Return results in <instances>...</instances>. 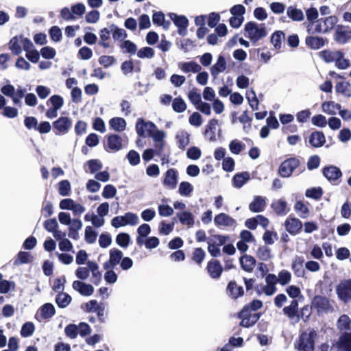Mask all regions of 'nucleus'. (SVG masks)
Wrapping results in <instances>:
<instances>
[{"mask_svg": "<svg viewBox=\"0 0 351 351\" xmlns=\"http://www.w3.org/2000/svg\"><path fill=\"white\" fill-rule=\"evenodd\" d=\"M152 21L154 24L162 26L165 29H167L169 27V23L165 22V16L160 12H155L153 14Z\"/></svg>", "mask_w": 351, "mask_h": 351, "instance_id": "58", "label": "nucleus"}, {"mask_svg": "<svg viewBox=\"0 0 351 351\" xmlns=\"http://www.w3.org/2000/svg\"><path fill=\"white\" fill-rule=\"evenodd\" d=\"M341 108V105L333 101H324L322 104V111L330 115L336 114L337 112L339 111Z\"/></svg>", "mask_w": 351, "mask_h": 351, "instance_id": "29", "label": "nucleus"}, {"mask_svg": "<svg viewBox=\"0 0 351 351\" xmlns=\"http://www.w3.org/2000/svg\"><path fill=\"white\" fill-rule=\"evenodd\" d=\"M111 31L112 32V34L113 39L115 40H123L127 37V33H126L125 30L122 28H119V27L112 25L111 27Z\"/></svg>", "mask_w": 351, "mask_h": 351, "instance_id": "60", "label": "nucleus"}, {"mask_svg": "<svg viewBox=\"0 0 351 351\" xmlns=\"http://www.w3.org/2000/svg\"><path fill=\"white\" fill-rule=\"evenodd\" d=\"M266 206V199L263 196H255L253 201L250 204L249 208L254 213H259L264 210Z\"/></svg>", "mask_w": 351, "mask_h": 351, "instance_id": "24", "label": "nucleus"}, {"mask_svg": "<svg viewBox=\"0 0 351 351\" xmlns=\"http://www.w3.org/2000/svg\"><path fill=\"white\" fill-rule=\"evenodd\" d=\"M299 160L295 158L285 160L279 167V173L283 178H289L293 171L298 167Z\"/></svg>", "mask_w": 351, "mask_h": 351, "instance_id": "8", "label": "nucleus"}, {"mask_svg": "<svg viewBox=\"0 0 351 351\" xmlns=\"http://www.w3.org/2000/svg\"><path fill=\"white\" fill-rule=\"evenodd\" d=\"M47 104H51V108L59 110L63 106L64 99L61 96L54 95L48 99Z\"/></svg>", "mask_w": 351, "mask_h": 351, "instance_id": "49", "label": "nucleus"}, {"mask_svg": "<svg viewBox=\"0 0 351 351\" xmlns=\"http://www.w3.org/2000/svg\"><path fill=\"white\" fill-rule=\"evenodd\" d=\"M178 182V172L174 169H169L165 173L163 184L169 189L176 188Z\"/></svg>", "mask_w": 351, "mask_h": 351, "instance_id": "19", "label": "nucleus"}, {"mask_svg": "<svg viewBox=\"0 0 351 351\" xmlns=\"http://www.w3.org/2000/svg\"><path fill=\"white\" fill-rule=\"evenodd\" d=\"M277 277L278 284L285 286L291 282L292 276L289 271L282 269L278 273Z\"/></svg>", "mask_w": 351, "mask_h": 351, "instance_id": "50", "label": "nucleus"}, {"mask_svg": "<svg viewBox=\"0 0 351 351\" xmlns=\"http://www.w3.org/2000/svg\"><path fill=\"white\" fill-rule=\"evenodd\" d=\"M303 260L300 257H296L293 260L291 263V268L295 274L298 276H302L304 274Z\"/></svg>", "mask_w": 351, "mask_h": 351, "instance_id": "47", "label": "nucleus"}, {"mask_svg": "<svg viewBox=\"0 0 351 351\" xmlns=\"http://www.w3.org/2000/svg\"><path fill=\"white\" fill-rule=\"evenodd\" d=\"M286 293L292 300H296L301 296L300 289L295 285H290L286 288Z\"/></svg>", "mask_w": 351, "mask_h": 351, "instance_id": "63", "label": "nucleus"}, {"mask_svg": "<svg viewBox=\"0 0 351 351\" xmlns=\"http://www.w3.org/2000/svg\"><path fill=\"white\" fill-rule=\"evenodd\" d=\"M239 317L241 319V325L244 327H250L254 325L259 317L256 313H251L248 306H244L239 313Z\"/></svg>", "mask_w": 351, "mask_h": 351, "instance_id": "9", "label": "nucleus"}, {"mask_svg": "<svg viewBox=\"0 0 351 351\" xmlns=\"http://www.w3.org/2000/svg\"><path fill=\"white\" fill-rule=\"evenodd\" d=\"M117 192V189L113 185L107 184L104 188L102 196L105 199H111L115 197Z\"/></svg>", "mask_w": 351, "mask_h": 351, "instance_id": "61", "label": "nucleus"}, {"mask_svg": "<svg viewBox=\"0 0 351 351\" xmlns=\"http://www.w3.org/2000/svg\"><path fill=\"white\" fill-rule=\"evenodd\" d=\"M139 58H152L154 56V50L149 47H144L136 51Z\"/></svg>", "mask_w": 351, "mask_h": 351, "instance_id": "59", "label": "nucleus"}, {"mask_svg": "<svg viewBox=\"0 0 351 351\" xmlns=\"http://www.w3.org/2000/svg\"><path fill=\"white\" fill-rule=\"evenodd\" d=\"M245 36L253 43H257L267 35L265 24L254 21L247 22L244 27Z\"/></svg>", "mask_w": 351, "mask_h": 351, "instance_id": "1", "label": "nucleus"}, {"mask_svg": "<svg viewBox=\"0 0 351 351\" xmlns=\"http://www.w3.org/2000/svg\"><path fill=\"white\" fill-rule=\"evenodd\" d=\"M71 191V184L66 180H62L59 183L58 192L62 196H67Z\"/></svg>", "mask_w": 351, "mask_h": 351, "instance_id": "62", "label": "nucleus"}, {"mask_svg": "<svg viewBox=\"0 0 351 351\" xmlns=\"http://www.w3.org/2000/svg\"><path fill=\"white\" fill-rule=\"evenodd\" d=\"M123 254L117 249L112 248L109 251V259L104 263V269L115 268L121 261Z\"/></svg>", "mask_w": 351, "mask_h": 351, "instance_id": "10", "label": "nucleus"}, {"mask_svg": "<svg viewBox=\"0 0 351 351\" xmlns=\"http://www.w3.org/2000/svg\"><path fill=\"white\" fill-rule=\"evenodd\" d=\"M73 289L84 296H90L94 292L93 287L80 280H75L72 284Z\"/></svg>", "mask_w": 351, "mask_h": 351, "instance_id": "16", "label": "nucleus"}, {"mask_svg": "<svg viewBox=\"0 0 351 351\" xmlns=\"http://www.w3.org/2000/svg\"><path fill=\"white\" fill-rule=\"evenodd\" d=\"M336 91L344 97H351V86L348 82H339L336 85Z\"/></svg>", "mask_w": 351, "mask_h": 351, "instance_id": "42", "label": "nucleus"}, {"mask_svg": "<svg viewBox=\"0 0 351 351\" xmlns=\"http://www.w3.org/2000/svg\"><path fill=\"white\" fill-rule=\"evenodd\" d=\"M325 136L322 132H313L309 138L310 144L315 147H319L325 143Z\"/></svg>", "mask_w": 351, "mask_h": 351, "instance_id": "31", "label": "nucleus"}, {"mask_svg": "<svg viewBox=\"0 0 351 351\" xmlns=\"http://www.w3.org/2000/svg\"><path fill=\"white\" fill-rule=\"evenodd\" d=\"M172 108L176 112L181 113L186 110V104L180 97H176L173 100Z\"/></svg>", "mask_w": 351, "mask_h": 351, "instance_id": "57", "label": "nucleus"}, {"mask_svg": "<svg viewBox=\"0 0 351 351\" xmlns=\"http://www.w3.org/2000/svg\"><path fill=\"white\" fill-rule=\"evenodd\" d=\"M71 302V297L64 292L58 294L56 302L60 308L66 307Z\"/></svg>", "mask_w": 351, "mask_h": 351, "instance_id": "45", "label": "nucleus"}, {"mask_svg": "<svg viewBox=\"0 0 351 351\" xmlns=\"http://www.w3.org/2000/svg\"><path fill=\"white\" fill-rule=\"evenodd\" d=\"M311 309L316 311L319 315H323L333 312L332 302L326 297L316 295L311 302Z\"/></svg>", "mask_w": 351, "mask_h": 351, "instance_id": "3", "label": "nucleus"}, {"mask_svg": "<svg viewBox=\"0 0 351 351\" xmlns=\"http://www.w3.org/2000/svg\"><path fill=\"white\" fill-rule=\"evenodd\" d=\"M245 149V145L237 139L232 140L230 142L229 149L230 152L235 155H239Z\"/></svg>", "mask_w": 351, "mask_h": 351, "instance_id": "41", "label": "nucleus"}, {"mask_svg": "<svg viewBox=\"0 0 351 351\" xmlns=\"http://www.w3.org/2000/svg\"><path fill=\"white\" fill-rule=\"evenodd\" d=\"M26 52L25 57L32 62L36 63L40 59V53L35 49L34 46L31 41L29 45L25 49Z\"/></svg>", "mask_w": 351, "mask_h": 351, "instance_id": "35", "label": "nucleus"}, {"mask_svg": "<svg viewBox=\"0 0 351 351\" xmlns=\"http://www.w3.org/2000/svg\"><path fill=\"white\" fill-rule=\"evenodd\" d=\"M336 290L341 300L348 302L351 300V279L341 281L337 287Z\"/></svg>", "mask_w": 351, "mask_h": 351, "instance_id": "11", "label": "nucleus"}, {"mask_svg": "<svg viewBox=\"0 0 351 351\" xmlns=\"http://www.w3.org/2000/svg\"><path fill=\"white\" fill-rule=\"evenodd\" d=\"M25 92V89L21 87H19L17 89H16L13 96L12 97V99L14 105L21 106V99L24 97Z\"/></svg>", "mask_w": 351, "mask_h": 351, "instance_id": "55", "label": "nucleus"}, {"mask_svg": "<svg viewBox=\"0 0 351 351\" xmlns=\"http://www.w3.org/2000/svg\"><path fill=\"white\" fill-rule=\"evenodd\" d=\"M139 222L138 216L133 213H126L124 215L117 216L111 220V225L116 228H120L125 226H134Z\"/></svg>", "mask_w": 351, "mask_h": 351, "instance_id": "4", "label": "nucleus"}, {"mask_svg": "<svg viewBox=\"0 0 351 351\" xmlns=\"http://www.w3.org/2000/svg\"><path fill=\"white\" fill-rule=\"evenodd\" d=\"M108 149L112 152H117L122 147V139L117 134H111L108 138Z\"/></svg>", "mask_w": 351, "mask_h": 351, "instance_id": "25", "label": "nucleus"}, {"mask_svg": "<svg viewBox=\"0 0 351 351\" xmlns=\"http://www.w3.org/2000/svg\"><path fill=\"white\" fill-rule=\"evenodd\" d=\"M285 36V33L282 31H276L271 35V43L276 49L281 48Z\"/></svg>", "mask_w": 351, "mask_h": 351, "instance_id": "40", "label": "nucleus"}, {"mask_svg": "<svg viewBox=\"0 0 351 351\" xmlns=\"http://www.w3.org/2000/svg\"><path fill=\"white\" fill-rule=\"evenodd\" d=\"M305 43L311 49H319L325 45L326 40L318 36H308L306 38Z\"/></svg>", "mask_w": 351, "mask_h": 351, "instance_id": "27", "label": "nucleus"}, {"mask_svg": "<svg viewBox=\"0 0 351 351\" xmlns=\"http://www.w3.org/2000/svg\"><path fill=\"white\" fill-rule=\"evenodd\" d=\"M214 223L217 227H232L236 221L226 213H219L215 217Z\"/></svg>", "mask_w": 351, "mask_h": 351, "instance_id": "18", "label": "nucleus"}, {"mask_svg": "<svg viewBox=\"0 0 351 351\" xmlns=\"http://www.w3.org/2000/svg\"><path fill=\"white\" fill-rule=\"evenodd\" d=\"M188 98L195 107L202 101L201 95L195 89H192L188 93Z\"/></svg>", "mask_w": 351, "mask_h": 351, "instance_id": "64", "label": "nucleus"}, {"mask_svg": "<svg viewBox=\"0 0 351 351\" xmlns=\"http://www.w3.org/2000/svg\"><path fill=\"white\" fill-rule=\"evenodd\" d=\"M250 180V173L248 172H243L237 173L232 178L233 185L236 188L242 187L245 183Z\"/></svg>", "mask_w": 351, "mask_h": 351, "instance_id": "37", "label": "nucleus"}, {"mask_svg": "<svg viewBox=\"0 0 351 351\" xmlns=\"http://www.w3.org/2000/svg\"><path fill=\"white\" fill-rule=\"evenodd\" d=\"M130 242V237L128 233H120L116 237V243L123 248H126Z\"/></svg>", "mask_w": 351, "mask_h": 351, "instance_id": "56", "label": "nucleus"}, {"mask_svg": "<svg viewBox=\"0 0 351 351\" xmlns=\"http://www.w3.org/2000/svg\"><path fill=\"white\" fill-rule=\"evenodd\" d=\"M119 45L125 53H128L132 55L136 53L137 46L129 40L121 42Z\"/></svg>", "mask_w": 351, "mask_h": 351, "instance_id": "44", "label": "nucleus"}, {"mask_svg": "<svg viewBox=\"0 0 351 351\" xmlns=\"http://www.w3.org/2000/svg\"><path fill=\"white\" fill-rule=\"evenodd\" d=\"M152 138L154 143V148L156 149V154L160 156L166 146V138L167 133L166 132L156 129L149 136Z\"/></svg>", "mask_w": 351, "mask_h": 351, "instance_id": "7", "label": "nucleus"}, {"mask_svg": "<svg viewBox=\"0 0 351 351\" xmlns=\"http://www.w3.org/2000/svg\"><path fill=\"white\" fill-rule=\"evenodd\" d=\"M228 291H229L230 295L234 298H237L243 293V288L237 286L236 283L232 282L228 284Z\"/></svg>", "mask_w": 351, "mask_h": 351, "instance_id": "54", "label": "nucleus"}, {"mask_svg": "<svg viewBox=\"0 0 351 351\" xmlns=\"http://www.w3.org/2000/svg\"><path fill=\"white\" fill-rule=\"evenodd\" d=\"M31 40L23 36H16L13 37L8 43L9 49L14 55H19L23 49L25 51L29 45Z\"/></svg>", "mask_w": 351, "mask_h": 351, "instance_id": "5", "label": "nucleus"}, {"mask_svg": "<svg viewBox=\"0 0 351 351\" xmlns=\"http://www.w3.org/2000/svg\"><path fill=\"white\" fill-rule=\"evenodd\" d=\"M340 51L324 50L320 52V57L327 63L335 62L339 56Z\"/></svg>", "mask_w": 351, "mask_h": 351, "instance_id": "38", "label": "nucleus"}, {"mask_svg": "<svg viewBox=\"0 0 351 351\" xmlns=\"http://www.w3.org/2000/svg\"><path fill=\"white\" fill-rule=\"evenodd\" d=\"M338 56L339 57L337 58V60H335V66L339 69L345 70L350 66V60L344 58V54L343 52L340 51L339 56Z\"/></svg>", "mask_w": 351, "mask_h": 351, "instance_id": "52", "label": "nucleus"}, {"mask_svg": "<svg viewBox=\"0 0 351 351\" xmlns=\"http://www.w3.org/2000/svg\"><path fill=\"white\" fill-rule=\"evenodd\" d=\"M335 40L341 44L348 42L351 40V29L343 26L338 27L335 32Z\"/></svg>", "mask_w": 351, "mask_h": 351, "instance_id": "21", "label": "nucleus"}, {"mask_svg": "<svg viewBox=\"0 0 351 351\" xmlns=\"http://www.w3.org/2000/svg\"><path fill=\"white\" fill-rule=\"evenodd\" d=\"M285 227L287 232L295 235L301 231L302 223L298 218L289 216L285 221Z\"/></svg>", "mask_w": 351, "mask_h": 351, "instance_id": "14", "label": "nucleus"}, {"mask_svg": "<svg viewBox=\"0 0 351 351\" xmlns=\"http://www.w3.org/2000/svg\"><path fill=\"white\" fill-rule=\"evenodd\" d=\"M226 69V62L222 56H219L217 62L210 68V73L213 77L217 76Z\"/></svg>", "mask_w": 351, "mask_h": 351, "instance_id": "28", "label": "nucleus"}, {"mask_svg": "<svg viewBox=\"0 0 351 351\" xmlns=\"http://www.w3.org/2000/svg\"><path fill=\"white\" fill-rule=\"evenodd\" d=\"M255 259L249 255H243L240 258V264L243 270L250 272L255 266Z\"/></svg>", "mask_w": 351, "mask_h": 351, "instance_id": "32", "label": "nucleus"}, {"mask_svg": "<svg viewBox=\"0 0 351 351\" xmlns=\"http://www.w3.org/2000/svg\"><path fill=\"white\" fill-rule=\"evenodd\" d=\"M287 16L293 21H302L304 19L303 12L293 6H289L287 10Z\"/></svg>", "mask_w": 351, "mask_h": 351, "instance_id": "36", "label": "nucleus"}, {"mask_svg": "<svg viewBox=\"0 0 351 351\" xmlns=\"http://www.w3.org/2000/svg\"><path fill=\"white\" fill-rule=\"evenodd\" d=\"M171 20L173 21L175 25L179 28L178 34L180 35L184 36L186 34V27L188 26V19L183 16H178L174 13H171L169 14Z\"/></svg>", "mask_w": 351, "mask_h": 351, "instance_id": "20", "label": "nucleus"}, {"mask_svg": "<svg viewBox=\"0 0 351 351\" xmlns=\"http://www.w3.org/2000/svg\"><path fill=\"white\" fill-rule=\"evenodd\" d=\"M282 312L284 315L290 319V321L293 322H298L300 320L298 301L297 300H292L288 306L283 308Z\"/></svg>", "mask_w": 351, "mask_h": 351, "instance_id": "12", "label": "nucleus"}, {"mask_svg": "<svg viewBox=\"0 0 351 351\" xmlns=\"http://www.w3.org/2000/svg\"><path fill=\"white\" fill-rule=\"evenodd\" d=\"M193 191V185L188 182H182L180 184L178 192L182 196L190 197Z\"/></svg>", "mask_w": 351, "mask_h": 351, "instance_id": "51", "label": "nucleus"}, {"mask_svg": "<svg viewBox=\"0 0 351 351\" xmlns=\"http://www.w3.org/2000/svg\"><path fill=\"white\" fill-rule=\"evenodd\" d=\"M136 131L139 136H150L156 130L157 126L152 121H146L143 119L139 118L136 123Z\"/></svg>", "mask_w": 351, "mask_h": 351, "instance_id": "6", "label": "nucleus"}, {"mask_svg": "<svg viewBox=\"0 0 351 351\" xmlns=\"http://www.w3.org/2000/svg\"><path fill=\"white\" fill-rule=\"evenodd\" d=\"M246 98L252 110H257L259 103L256 95L253 89L247 91Z\"/></svg>", "mask_w": 351, "mask_h": 351, "instance_id": "53", "label": "nucleus"}, {"mask_svg": "<svg viewBox=\"0 0 351 351\" xmlns=\"http://www.w3.org/2000/svg\"><path fill=\"white\" fill-rule=\"evenodd\" d=\"M56 311L53 304L47 303L40 308V315L43 319H47L55 315Z\"/></svg>", "mask_w": 351, "mask_h": 351, "instance_id": "43", "label": "nucleus"}, {"mask_svg": "<svg viewBox=\"0 0 351 351\" xmlns=\"http://www.w3.org/2000/svg\"><path fill=\"white\" fill-rule=\"evenodd\" d=\"M323 174L330 182L338 183V180L341 178L342 173L341 170L335 166L326 167L323 169Z\"/></svg>", "mask_w": 351, "mask_h": 351, "instance_id": "17", "label": "nucleus"}, {"mask_svg": "<svg viewBox=\"0 0 351 351\" xmlns=\"http://www.w3.org/2000/svg\"><path fill=\"white\" fill-rule=\"evenodd\" d=\"M272 207L278 215H285L287 213V204L283 199H278L274 202Z\"/></svg>", "mask_w": 351, "mask_h": 351, "instance_id": "46", "label": "nucleus"}, {"mask_svg": "<svg viewBox=\"0 0 351 351\" xmlns=\"http://www.w3.org/2000/svg\"><path fill=\"white\" fill-rule=\"evenodd\" d=\"M87 265L90 267V272L92 274V282L95 285L99 284L101 279V273L99 270L98 264L93 261H88Z\"/></svg>", "mask_w": 351, "mask_h": 351, "instance_id": "30", "label": "nucleus"}, {"mask_svg": "<svg viewBox=\"0 0 351 351\" xmlns=\"http://www.w3.org/2000/svg\"><path fill=\"white\" fill-rule=\"evenodd\" d=\"M178 67L185 73H199L202 70V66L195 61L180 62Z\"/></svg>", "mask_w": 351, "mask_h": 351, "instance_id": "23", "label": "nucleus"}, {"mask_svg": "<svg viewBox=\"0 0 351 351\" xmlns=\"http://www.w3.org/2000/svg\"><path fill=\"white\" fill-rule=\"evenodd\" d=\"M316 335V332L313 330L303 332L295 343V348L298 351H313L315 346L314 339Z\"/></svg>", "mask_w": 351, "mask_h": 351, "instance_id": "2", "label": "nucleus"}, {"mask_svg": "<svg viewBox=\"0 0 351 351\" xmlns=\"http://www.w3.org/2000/svg\"><path fill=\"white\" fill-rule=\"evenodd\" d=\"M337 328L341 331L351 332V319L346 315H341L337 322Z\"/></svg>", "mask_w": 351, "mask_h": 351, "instance_id": "39", "label": "nucleus"}, {"mask_svg": "<svg viewBox=\"0 0 351 351\" xmlns=\"http://www.w3.org/2000/svg\"><path fill=\"white\" fill-rule=\"evenodd\" d=\"M71 119L66 117H61L53 123L54 129L57 130L56 134L59 135L66 134L71 128Z\"/></svg>", "mask_w": 351, "mask_h": 351, "instance_id": "13", "label": "nucleus"}, {"mask_svg": "<svg viewBox=\"0 0 351 351\" xmlns=\"http://www.w3.org/2000/svg\"><path fill=\"white\" fill-rule=\"evenodd\" d=\"M176 139L178 147L183 150L189 144L190 134L185 130H180L177 132Z\"/></svg>", "mask_w": 351, "mask_h": 351, "instance_id": "26", "label": "nucleus"}, {"mask_svg": "<svg viewBox=\"0 0 351 351\" xmlns=\"http://www.w3.org/2000/svg\"><path fill=\"white\" fill-rule=\"evenodd\" d=\"M295 210L301 218L306 219L308 217L309 209L306 204L298 201L295 205Z\"/></svg>", "mask_w": 351, "mask_h": 351, "instance_id": "48", "label": "nucleus"}, {"mask_svg": "<svg viewBox=\"0 0 351 351\" xmlns=\"http://www.w3.org/2000/svg\"><path fill=\"white\" fill-rule=\"evenodd\" d=\"M110 128L117 132H123L126 128V121L121 117H114L109 121Z\"/></svg>", "mask_w": 351, "mask_h": 351, "instance_id": "33", "label": "nucleus"}, {"mask_svg": "<svg viewBox=\"0 0 351 351\" xmlns=\"http://www.w3.org/2000/svg\"><path fill=\"white\" fill-rule=\"evenodd\" d=\"M338 351H351V332H344L336 342Z\"/></svg>", "mask_w": 351, "mask_h": 351, "instance_id": "15", "label": "nucleus"}, {"mask_svg": "<svg viewBox=\"0 0 351 351\" xmlns=\"http://www.w3.org/2000/svg\"><path fill=\"white\" fill-rule=\"evenodd\" d=\"M207 270L212 278H219L222 273L223 269L218 261L213 260L208 263Z\"/></svg>", "mask_w": 351, "mask_h": 351, "instance_id": "22", "label": "nucleus"}, {"mask_svg": "<svg viewBox=\"0 0 351 351\" xmlns=\"http://www.w3.org/2000/svg\"><path fill=\"white\" fill-rule=\"evenodd\" d=\"M177 217L180 223L189 227L194 224V217L190 211H182L177 213Z\"/></svg>", "mask_w": 351, "mask_h": 351, "instance_id": "34", "label": "nucleus"}]
</instances>
